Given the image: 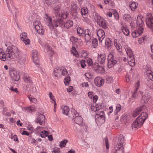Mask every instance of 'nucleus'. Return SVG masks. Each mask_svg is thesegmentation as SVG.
<instances>
[{
  "instance_id": "nucleus-1",
  "label": "nucleus",
  "mask_w": 153,
  "mask_h": 153,
  "mask_svg": "<svg viewBox=\"0 0 153 153\" xmlns=\"http://www.w3.org/2000/svg\"><path fill=\"white\" fill-rule=\"evenodd\" d=\"M46 16V19L45 20V24L50 30H52L54 27H63L64 21L63 19L60 18V17L56 16V18L52 22L51 18L47 15Z\"/></svg>"
},
{
  "instance_id": "nucleus-2",
  "label": "nucleus",
  "mask_w": 153,
  "mask_h": 153,
  "mask_svg": "<svg viewBox=\"0 0 153 153\" xmlns=\"http://www.w3.org/2000/svg\"><path fill=\"white\" fill-rule=\"evenodd\" d=\"M7 60H10L14 59L20 54V51L18 48L15 46H9L5 51Z\"/></svg>"
},
{
  "instance_id": "nucleus-3",
  "label": "nucleus",
  "mask_w": 153,
  "mask_h": 153,
  "mask_svg": "<svg viewBox=\"0 0 153 153\" xmlns=\"http://www.w3.org/2000/svg\"><path fill=\"white\" fill-rule=\"evenodd\" d=\"M148 117L147 114L145 112L141 113L137 119L134 121L132 124L131 127L133 129H136L139 128L143 124L145 120Z\"/></svg>"
},
{
  "instance_id": "nucleus-4",
  "label": "nucleus",
  "mask_w": 153,
  "mask_h": 153,
  "mask_svg": "<svg viewBox=\"0 0 153 153\" xmlns=\"http://www.w3.org/2000/svg\"><path fill=\"white\" fill-rule=\"evenodd\" d=\"M125 50L127 54L128 58L127 60L129 65L131 67L134 66L135 65V60L134 59V56L131 48L126 45L125 47Z\"/></svg>"
},
{
  "instance_id": "nucleus-5",
  "label": "nucleus",
  "mask_w": 153,
  "mask_h": 153,
  "mask_svg": "<svg viewBox=\"0 0 153 153\" xmlns=\"http://www.w3.org/2000/svg\"><path fill=\"white\" fill-rule=\"evenodd\" d=\"M96 122L98 124L101 125L105 122V115L104 111L101 110L96 113Z\"/></svg>"
},
{
  "instance_id": "nucleus-6",
  "label": "nucleus",
  "mask_w": 153,
  "mask_h": 153,
  "mask_svg": "<svg viewBox=\"0 0 153 153\" xmlns=\"http://www.w3.org/2000/svg\"><path fill=\"white\" fill-rule=\"evenodd\" d=\"M72 114L74 117V122L77 124L81 126L82 124V118L80 116H79L78 113L74 109H72L71 111Z\"/></svg>"
},
{
  "instance_id": "nucleus-7",
  "label": "nucleus",
  "mask_w": 153,
  "mask_h": 153,
  "mask_svg": "<svg viewBox=\"0 0 153 153\" xmlns=\"http://www.w3.org/2000/svg\"><path fill=\"white\" fill-rule=\"evenodd\" d=\"M33 25L39 34L42 35L44 34V30L39 21L38 20L35 21L33 23Z\"/></svg>"
},
{
  "instance_id": "nucleus-8",
  "label": "nucleus",
  "mask_w": 153,
  "mask_h": 153,
  "mask_svg": "<svg viewBox=\"0 0 153 153\" xmlns=\"http://www.w3.org/2000/svg\"><path fill=\"white\" fill-rule=\"evenodd\" d=\"M9 72L10 75L13 80L18 81L19 79L20 76L19 73L16 70L14 69H11Z\"/></svg>"
},
{
  "instance_id": "nucleus-9",
  "label": "nucleus",
  "mask_w": 153,
  "mask_h": 153,
  "mask_svg": "<svg viewBox=\"0 0 153 153\" xmlns=\"http://www.w3.org/2000/svg\"><path fill=\"white\" fill-rule=\"evenodd\" d=\"M117 61L114 59L113 55L110 53L108 55V58L107 64L108 68H110L113 67L116 63Z\"/></svg>"
},
{
  "instance_id": "nucleus-10",
  "label": "nucleus",
  "mask_w": 153,
  "mask_h": 153,
  "mask_svg": "<svg viewBox=\"0 0 153 153\" xmlns=\"http://www.w3.org/2000/svg\"><path fill=\"white\" fill-rule=\"evenodd\" d=\"M146 22L148 27L151 29L153 27V18L151 14H149L147 15Z\"/></svg>"
},
{
  "instance_id": "nucleus-11",
  "label": "nucleus",
  "mask_w": 153,
  "mask_h": 153,
  "mask_svg": "<svg viewBox=\"0 0 153 153\" xmlns=\"http://www.w3.org/2000/svg\"><path fill=\"white\" fill-rule=\"evenodd\" d=\"M42 45L44 47L45 51L48 54L50 55V56H52L54 53L53 51L48 43H44Z\"/></svg>"
},
{
  "instance_id": "nucleus-12",
  "label": "nucleus",
  "mask_w": 153,
  "mask_h": 153,
  "mask_svg": "<svg viewBox=\"0 0 153 153\" xmlns=\"http://www.w3.org/2000/svg\"><path fill=\"white\" fill-rule=\"evenodd\" d=\"M33 62L36 66L39 64V60L38 56V52L36 50L33 51L32 54Z\"/></svg>"
},
{
  "instance_id": "nucleus-13",
  "label": "nucleus",
  "mask_w": 153,
  "mask_h": 153,
  "mask_svg": "<svg viewBox=\"0 0 153 153\" xmlns=\"http://www.w3.org/2000/svg\"><path fill=\"white\" fill-rule=\"evenodd\" d=\"M104 82V80L101 77H97L94 79L95 84L98 87H100L103 85Z\"/></svg>"
},
{
  "instance_id": "nucleus-14",
  "label": "nucleus",
  "mask_w": 153,
  "mask_h": 153,
  "mask_svg": "<svg viewBox=\"0 0 153 153\" xmlns=\"http://www.w3.org/2000/svg\"><path fill=\"white\" fill-rule=\"evenodd\" d=\"M97 34L99 41L102 42L105 37L104 31L102 29H99L97 32Z\"/></svg>"
},
{
  "instance_id": "nucleus-15",
  "label": "nucleus",
  "mask_w": 153,
  "mask_h": 153,
  "mask_svg": "<svg viewBox=\"0 0 153 153\" xmlns=\"http://www.w3.org/2000/svg\"><path fill=\"white\" fill-rule=\"evenodd\" d=\"M143 28H138L136 30L133 31L132 35L133 37L136 38L140 36L143 32Z\"/></svg>"
},
{
  "instance_id": "nucleus-16",
  "label": "nucleus",
  "mask_w": 153,
  "mask_h": 153,
  "mask_svg": "<svg viewBox=\"0 0 153 153\" xmlns=\"http://www.w3.org/2000/svg\"><path fill=\"white\" fill-rule=\"evenodd\" d=\"M45 116L42 114H40L36 118V123H39L40 125H42L45 123Z\"/></svg>"
},
{
  "instance_id": "nucleus-17",
  "label": "nucleus",
  "mask_w": 153,
  "mask_h": 153,
  "mask_svg": "<svg viewBox=\"0 0 153 153\" xmlns=\"http://www.w3.org/2000/svg\"><path fill=\"white\" fill-rule=\"evenodd\" d=\"M94 69L97 73H102L105 72L104 68L102 66L99 65L98 64L94 65Z\"/></svg>"
},
{
  "instance_id": "nucleus-18",
  "label": "nucleus",
  "mask_w": 153,
  "mask_h": 153,
  "mask_svg": "<svg viewBox=\"0 0 153 153\" xmlns=\"http://www.w3.org/2000/svg\"><path fill=\"white\" fill-rule=\"evenodd\" d=\"M78 8V4L76 1H73L71 4L70 10L73 13H76Z\"/></svg>"
},
{
  "instance_id": "nucleus-19",
  "label": "nucleus",
  "mask_w": 153,
  "mask_h": 153,
  "mask_svg": "<svg viewBox=\"0 0 153 153\" xmlns=\"http://www.w3.org/2000/svg\"><path fill=\"white\" fill-rule=\"evenodd\" d=\"M106 59V55L104 53L98 54L97 57V60L98 62L101 63H104Z\"/></svg>"
},
{
  "instance_id": "nucleus-20",
  "label": "nucleus",
  "mask_w": 153,
  "mask_h": 153,
  "mask_svg": "<svg viewBox=\"0 0 153 153\" xmlns=\"http://www.w3.org/2000/svg\"><path fill=\"white\" fill-rule=\"evenodd\" d=\"M61 69L58 66L55 67L54 70V75L56 77H60L61 76Z\"/></svg>"
},
{
  "instance_id": "nucleus-21",
  "label": "nucleus",
  "mask_w": 153,
  "mask_h": 153,
  "mask_svg": "<svg viewBox=\"0 0 153 153\" xmlns=\"http://www.w3.org/2000/svg\"><path fill=\"white\" fill-rule=\"evenodd\" d=\"M125 144L124 136L122 134L120 135L118 138V143L117 146H121L122 145V146L123 147Z\"/></svg>"
},
{
  "instance_id": "nucleus-22",
  "label": "nucleus",
  "mask_w": 153,
  "mask_h": 153,
  "mask_svg": "<svg viewBox=\"0 0 153 153\" xmlns=\"http://www.w3.org/2000/svg\"><path fill=\"white\" fill-rule=\"evenodd\" d=\"M114 45L116 47L117 50L119 52H121L122 50V46L121 44L119 43L118 40L115 39L114 40Z\"/></svg>"
},
{
  "instance_id": "nucleus-23",
  "label": "nucleus",
  "mask_w": 153,
  "mask_h": 153,
  "mask_svg": "<svg viewBox=\"0 0 153 153\" xmlns=\"http://www.w3.org/2000/svg\"><path fill=\"white\" fill-rule=\"evenodd\" d=\"M97 24L103 28L106 29L107 28V22L103 18L97 23Z\"/></svg>"
},
{
  "instance_id": "nucleus-24",
  "label": "nucleus",
  "mask_w": 153,
  "mask_h": 153,
  "mask_svg": "<svg viewBox=\"0 0 153 153\" xmlns=\"http://www.w3.org/2000/svg\"><path fill=\"white\" fill-rule=\"evenodd\" d=\"M17 58L19 59V62L21 64H23L25 63V56L20 52V54L18 57Z\"/></svg>"
},
{
  "instance_id": "nucleus-25",
  "label": "nucleus",
  "mask_w": 153,
  "mask_h": 153,
  "mask_svg": "<svg viewBox=\"0 0 153 153\" xmlns=\"http://www.w3.org/2000/svg\"><path fill=\"white\" fill-rule=\"evenodd\" d=\"M137 24L139 27L138 28H143V27L144 24L143 22L142 18L139 16L137 18Z\"/></svg>"
},
{
  "instance_id": "nucleus-26",
  "label": "nucleus",
  "mask_w": 153,
  "mask_h": 153,
  "mask_svg": "<svg viewBox=\"0 0 153 153\" xmlns=\"http://www.w3.org/2000/svg\"><path fill=\"white\" fill-rule=\"evenodd\" d=\"M122 25L121 27V30L123 33L126 36H128L129 34V32L127 28L126 25Z\"/></svg>"
},
{
  "instance_id": "nucleus-27",
  "label": "nucleus",
  "mask_w": 153,
  "mask_h": 153,
  "mask_svg": "<svg viewBox=\"0 0 153 153\" xmlns=\"http://www.w3.org/2000/svg\"><path fill=\"white\" fill-rule=\"evenodd\" d=\"M124 148L122 145L117 146L115 148V153H124Z\"/></svg>"
},
{
  "instance_id": "nucleus-28",
  "label": "nucleus",
  "mask_w": 153,
  "mask_h": 153,
  "mask_svg": "<svg viewBox=\"0 0 153 153\" xmlns=\"http://www.w3.org/2000/svg\"><path fill=\"white\" fill-rule=\"evenodd\" d=\"M0 59L4 61H5L7 59L5 53L3 52L2 48L0 49Z\"/></svg>"
},
{
  "instance_id": "nucleus-29",
  "label": "nucleus",
  "mask_w": 153,
  "mask_h": 153,
  "mask_svg": "<svg viewBox=\"0 0 153 153\" xmlns=\"http://www.w3.org/2000/svg\"><path fill=\"white\" fill-rule=\"evenodd\" d=\"M77 33L78 35L80 36L84 37L85 35V31L80 27H78L77 28Z\"/></svg>"
},
{
  "instance_id": "nucleus-30",
  "label": "nucleus",
  "mask_w": 153,
  "mask_h": 153,
  "mask_svg": "<svg viewBox=\"0 0 153 153\" xmlns=\"http://www.w3.org/2000/svg\"><path fill=\"white\" fill-rule=\"evenodd\" d=\"M62 112L65 115H67L70 111L69 107L66 106H62L61 108Z\"/></svg>"
},
{
  "instance_id": "nucleus-31",
  "label": "nucleus",
  "mask_w": 153,
  "mask_h": 153,
  "mask_svg": "<svg viewBox=\"0 0 153 153\" xmlns=\"http://www.w3.org/2000/svg\"><path fill=\"white\" fill-rule=\"evenodd\" d=\"M73 25V22L71 20L68 21L65 23L63 24V27H65L67 28L68 29L69 28L72 27Z\"/></svg>"
},
{
  "instance_id": "nucleus-32",
  "label": "nucleus",
  "mask_w": 153,
  "mask_h": 153,
  "mask_svg": "<svg viewBox=\"0 0 153 153\" xmlns=\"http://www.w3.org/2000/svg\"><path fill=\"white\" fill-rule=\"evenodd\" d=\"M150 99V97L147 93H146L143 95H142V99L145 103L147 102Z\"/></svg>"
},
{
  "instance_id": "nucleus-33",
  "label": "nucleus",
  "mask_w": 153,
  "mask_h": 153,
  "mask_svg": "<svg viewBox=\"0 0 153 153\" xmlns=\"http://www.w3.org/2000/svg\"><path fill=\"white\" fill-rule=\"evenodd\" d=\"M25 110L27 111V112L31 113L36 111V108L34 106H31L26 107Z\"/></svg>"
},
{
  "instance_id": "nucleus-34",
  "label": "nucleus",
  "mask_w": 153,
  "mask_h": 153,
  "mask_svg": "<svg viewBox=\"0 0 153 153\" xmlns=\"http://www.w3.org/2000/svg\"><path fill=\"white\" fill-rule=\"evenodd\" d=\"M138 5V4L135 2H130L129 6L132 11H134L136 9Z\"/></svg>"
},
{
  "instance_id": "nucleus-35",
  "label": "nucleus",
  "mask_w": 153,
  "mask_h": 153,
  "mask_svg": "<svg viewBox=\"0 0 153 153\" xmlns=\"http://www.w3.org/2000/svg\"><path fill=\"white\" fill-rule=\"evenodd\" d=\"M101 107L98 105L95 104V105H91V109L93 111H96L100 110Z\"/></svg>"
},
{
  "instance_id": "nucleus-36",
  "label": "nucleus",
  "mask_w": 153,
  "mask_h": 153,
  "mask_svg": "<svg viewBox=\"0 0 153 153\" xmlns=\"http://www.w3.org/2000/svg\"><path fill=\"white\" fill-rule=\"evenodd\" d=\"M60 9L59 6L55 7L54 9L55 11V16L56 17H60V14L59 12V10Z\"/></svg>"
},
{
  "instance_id": "nucleus-37",
  "label": "nucleus",
  "mask_w": 153,
  "mask_h": 153,
  "mask_svg": "<svg viewBox=\"0 0 153 153\" xmlns=\"http://www.w3.org/2000/svg\"><path fill=\"white\" fill-rule=\"evenodd\" d=\"M139 85H140L139 82H137L136 83L135 85V89L134 90V93L132 95V96H133V97H135L137 96L136 93L137 92V90L138 89V88H139Z\"/></svg>"
},
{
  "instance_id": "nucleus-38",
  "label": "nucleus",
  "mask_w": 153,
  "mask_h": 153,
  "mask_svg": "<svg viewBox=\"0 0 153 153\" xmlns=\"http://www.w3.org/2000/svg\"><path fill=\"white\" fill-rule=\"evenodd\" d=\"M94 19L96 22L98 23L102 18L98 13H96L94 16Z\"/></svg>"
},
{
  "instance_id": "nucleus-39",
  "label": "nucleus",
  "mask_w": 153,
  "mask_h": 153,
  "mask_svg": "<svg viewBox=\"0 0 153 153\" xmlns=\"http://www.w3.org/2000/svg\"><path fill=\"white\" fill-rule=\"evenodd\" d=\"M121 108V105L119 104L117 105L115 110L114 111L115 115L117 114L120 111Z\"/></svg>"
},
{
  "instance_id": "nucleus-40",
  "label": "nucleus",
  "mask_w": 153,
  "mask_h": 153,
  "mask_svg": "<svg viewBox=\"0 0 153 153\" xmlns=\"http://www.w3.org/2000/svg\"><path fill=\"white\" fill-rule=\"evenodd\" d=\"M81 12L83 16H85L88 13V9L86 7H84L81 9Z\"/></svg>"
},
{
  "instance_id": "nucleus-41",
  "label": "nucleus",
  "mask_w": 153,
  "mask_h": 153,
  "mask_svg": "<svg viewBox=\"0 0 153 153\" xmlns=\"http://www.w3.org/2000/svg\"><path fill=\"white\" fill-rule=\"evenodd\" d=\"M143 107V106H142L140 108H137L133 112L132 115L134 117H135L138 115L136 113L137 112H141L142 111Z\"/></svg>"
},
{
  "instance_id": "nucleus-42",
  "label": "nucleus",
  "mask_w": 153,
  "mask_h": 153,
  "mask_svg": "<svg viewBox=\"0 0 153 153\" xmlns=\"http://www.w3.org/2000/svg\"><path fill=\"white\" fill-rule=\"evenodd\" d=\"M7 7L9 10L10 12H12L11 10L10 9V6L12 5L13 2L11 0H5Z\"/></svg>"
},
{
  "instance_id": "nucleus-43",
  "label": "nucleus",
  "mask_w": 153,
  "mask_h": 153,
  "mask_svg": "<svg viewBox=\"0 0 153 153\" xmlns=\"http://www.w3.org/2000/svg\"><path fill=\"white\" fill-rule=\"evenodd\" d=\"M23 78L25 82H31V79L27 74H25L23 75Z\"/></svg>"
},
{
  "instance_id": "nucleus-44",
  "label": "nucleus",
  "mask_w": 153,
  "mask_h": 153,
  "mask_svg": "<svg viewBox=\"0 0 153 153\" xmlns=\"http://www.w3.org/2000/svg\"><path fill=\"white\" fill-rule=\"evenodd\" d=\"M147 74L148 78L153 81V73L151 71H148L147 72Z\"/></svg>"
},
{
  "instance_id": "nucleus-45",
  "label": "nucleus",
  "mask_w": 153,
  "mask_h": 153,
  "mask_svg": "<svg viewBox=\"0 0 153 153\" xmlns=\"http://www.w3.org/2000/svg\"><path fill=\"white\" fill-rule=\"evenodd\" d=\"M111 42H112L109 38H108L106 39L105 42V45L106 47L109 48L111 45Z\"/></svg>"
},
{
  "instance_id": "nucleus-46",
  "label": "nucleus",
  "mask_w": 153,
  "mask_h": 153,
  "mask_svg": "<svg viewBox=\"0 0 153 153\" xmlns=\"http://www.w3.org/2000/svg\"><path fill=\"white\" fill-rule=\"evenodd\" d=\"M147 39L146 36H144L139 39V42L140 44H142Z\"/></svg>"
},
{
  "instance_id": "nucleus-47",
  "label": "nucleus",
  "mask_w": 153,
  "mask_h": 153,
  "mask_svg": "<svg viewBox=\"0 0 153 153\" xmlns=\"http://www.w3.org/2000/svg\"><path fill=\"white\" fill-rule=\"evenodd\" d=\"M27 33L25 32L23 33H21L20 36V37L21 40L23 41L27 38Z\"/></svg>"
},
{
  "instance_id": "nucleus-48",
  "label": "nucleus",
  "mask_w": 153,
  "mask_h": 153,
  "mask_svg": "<svg viewBox=\"0 0 153 153\" xmlns=\"http://www.w3.org/2000/svg\"><path fill=\"white\" fill-rule=\"evenodd\" d=\"M123 19L127 22H129L131 19V17L130 15L128 14H125L123 16Z\"/></svg>"
},
{
  "instance_id": "nucleus-49",
  "label": "nucleus",
  "mask_w": 153,
  "mask_h": 153,
  "mask_svg": "<svg viewBox=\"0 0 153 153\" xmlns=\"http://www.w3.org/2000/svg\"><path fill=\"white\" fill-rule=\"evenodd\" d=\"M112 12L114 16L115 19L117 20H119V16L117 11L115 10H112Z\"/></svg>"
},
{
  "instance_id": "nucleus-50",
  "label": "nucleus",
  "mask_w": 153,
  "mask_h": 153,
  "mask_svg": "<svg viewBox=\"0 0 153 153\" xmlns=\"http://www.w3.org/2000/svg\"><path fill=\"white\" fill-rule=\"evenodd\" d=\"M84 36L85 37V41L86 43L90 42L92 38V36H91L85 35Z\"/></svg>"
},
{
  "instance_id": "nucleus-51",
  "label": "nucleus",
  "mask_w": 153,
  "mask_h": 153,
  "mask_svg": "<svg viewBox=\"0 0 153 153\" xmlns=\"http://www.w3.org/2000/svg\"><path fill=\"white\" fill-rule=\"evenodd\" d=\"M28 97L30 101L32 103L36 104L37 102V100L36 98L33 97L31 96H29Z\"/></svg>"
},
{
  "instance_id": "nucleus-52",
  "label": "nucleus",
  "mask_w": 153,
  "mask_h": 153,
  "mask_svg": "<svg viewBox=\"0 0 153 153\" xmlns=\"http://www.w3.org/2000/svg\"><path fill=\"white\" fill-rule=\"evenodd\" d=\"M47 131H44L41 132L40 136L42 138H45L48 135Z\"/></svg>"
},
{
  "instance_id": "nucleus-53",
  "label": "nucleus",
  "mask_w": 153,
  "mask_h": 153,
  "mask_svg": "<svg viewBox=\"0 0 153 153\" xmlns=\"http://www.w3.org/2000/svg\"><path fill=\"white\" fill-rule=\"evenodd\" d=\"M67 12L66 11H63L60 14V18L62 17L63 19H65L67 18Z\"/></svg>"
},
{
  "instance_id": "nucleus-54",
  "label": "nucleus",
  "mask_w": 153,
  "mask_h": 153,
  "mask_svg": "<svg viewBox=\"0 0 153 153\" xmlns=\"http://www.w3.org/2000/svg\"><path fill=\"white\" fill-rule=\"evenodd\" d=\"M80 53L82 56L84 58H86L88 55V52L84 50L81 51Z\"/></svg>"
},
{
  "instance_id": "nucleus-55",
  "label": "nucleus",
  "mask_w": 153,
  "mask_h": 153,
  "mask_svg": "<svg viewBox=\"0 0 153 153\" xmlns=\"http://www.w3.org/2000/svg\"><path fill=\"white\" fill-rule=\"evenodd\" d=\"M70 77L69 76H68L67 77H66L64 79V82L66 85H68L70 81Z\"/></svg>"
},
{
  "instance_id": "nucleus-56",
  "label": "nucleus",
  "mask_w": 153,
  "mask_h": 153,
  "mask_svg": "<svg viewBox=\"0 0 153 153\" xmlns=\"http://www.w3.org/2000/svg\"><path fill=\"white\" fill-rule=\"evenodd\" d=\"M106 80L108 83H111L113 82V78L111 76H108L106 78Z\"/></svg>"
},
{
  "instance_id": "nucleus-57",
  "label": "nucleus",
  "mask_w": 153,
  "mask_h": 153,
  "mask_svg": "<svg viewBox=\"0 0 153 153\" xmlns=\"http://www.w3.org/2000/svg\"><path fill=\"white\" fill-rule=\"evenodd\" d=\"M85 32V35L93 36L91 30L89 29H86Z\"/></svg>"
},
{
  "instance_id": "nucleus-58",
  "label": "nucleus",
  "mask_w": 153,
  "mask_h": 153,
  "mask_svg": "<svg viewBox=\"0 0 153 153\" xmlns=\"http://www.w3.org/2000/svg\"><path fill=\"white\" fill-rule=\"evenodd\" d=\"M44 128L38 126L35 129V131L37 133H39L42 131V130H43Z\"/></svg>"
},
{
  "instance_id": "nucleus-59",
  "label": "nucleus",
  "mask_w": 153,
  "mask_h": 153,
  "mask_svg": "<svg viewBox=\"0 0 153 153\" xmlns=\"http://www.w3.org/2000/svg\"><path fill=\"white\" fill-rule=\"evenodd\" d=\"M92 44L94 48H95L98 45V41L97 39H93L92 42Z\"/></svg>"
},
{
  "instance_id": "nucleus-60",
  "label": "nucleus",
  "mask_w": 153,
  "mask_h": 153,
  "mask_svg": "<svg viewBox=\"0 0 153 153\" xmlns=\"http://www.w3.org/2000/svg\"><path fill=\"white\" fill-rule=\"evenodd\" d=\"M68 140H65L61 142L60 146L62 147H64L66 145V143H67Z\"/></svg>"
},
{
  "instance_id": "nucleus-61",
  "label": "nucleus",
  "mask_w": 153,
  "mask_h": 153,
  "mask_svg": "<svg viewBox=\"0 0 153 153\" xmlns=\"http://www.w3.org/2000/svg\"><path fill=\"white\" fill-rule=\"evenodd\" d=\"M104 142L105 144L106 147V149H108L109 148V145L108 141V140L107 137H105L104 138Z\"/></svg>"
},
{
  "instance_id": "nucleus-62",
  "label": "nucleus",
  "mask_w": 153,
  "mask_h": 153,
  "mask_svg": "<svg viewBox=\"0 0 153 153\" xmlns=\"http://www.w3.org/2000/svg\"><path fill=\"white\" fill-rule=\"evenodd\" d=\"M70 40L71 41L73 42H77L78 41V39L74 36L71 37L70 38Z\"/></svg>"
},
{
  "instance_id": "nucleus-63",
  "label": "nucleus",
  "mask_w": 153,
  "mask_h": 153,
  "mask_svg": "<svg viewBox=\"0 0 153 153\" xmlns=\"http://www.w3.org/2000/svg\"><path fill=\"white\" fill-rule=\"evenodd\" d=\"M25 45H29L30 44V41L27 38L22 41Z\"/></svg>"
},
{
  "instance_id": "nucleus-64",
  "label": "nucleus",
  "mask_w": 153,
  "mask_h": 153,
  "mask_svg": "<svg viewBox=\"0 0 153 153\" xmlns=\"http://www.w3.org/2000/svg\"><path fill=\"white\" fill-rule=\"evenodd\" d=\"M67 70L66 69H64L62 70H61V75L65 76L67 74Z\"/></svg>"
}]
</instances>
